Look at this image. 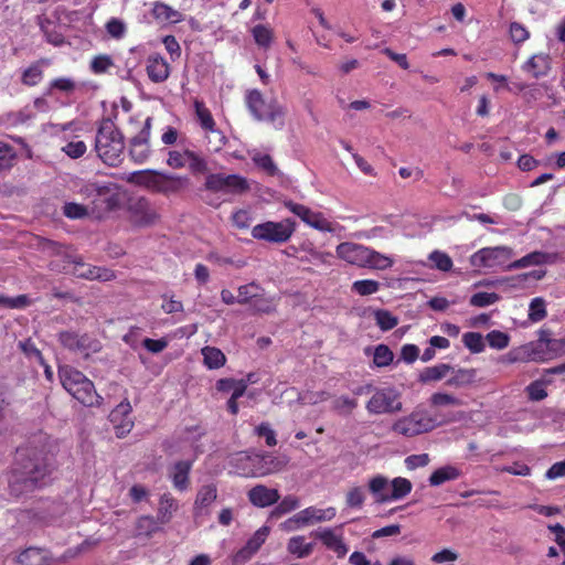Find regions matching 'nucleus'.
I'll return each instance as SVG.
<instances>
[{
	"mask_svg": "<svg viewBox=\"0 0 565 565\" xmlns=\"http://www.w3.org/2000/svg\"><path fill=\"white\" fill-rule=\"evenodd\" d=\"M152 14L160 21L175 23L181 20V13L163 2H156L153 4Z\"/></svg>",
	"mask_w": 565,
	"mask_h": 565,
	"instance_id": "nucleus-40",
	"label": "nucleus"
},
{
	"mask_svg": "<svg viewBox=\"0 0 565 565\" xmlns=\"http://www.w3.org/2000/svg\"><path fill=\"white\" fill-rule=\"evenodd\" d=\"M237 302L241 305L250 303L254 301L256 296H258L259 291H263V288L255 284L250 282L247 285H243L238 287Z\"/></svg>",
	"mask_w": 565,
	"mask_h": 565,
	"instance_id": "nucleus-47",
	"label": "nucleus"
},
{
	"mask_svg": "<svg viewBox=\"0 0 565 565\" xmlns=\"http://www.w3.org/2000/svg\"><path fill=\"white\" fill-rule=\"evenodd\" d=\"M201 354L209 370H217L226 363V356L218 348L206 345L201 349Z\"/></svg>",
	"mask_w": 565,
	"mask_h": 565,
	"instance_id": "nucleus-29",
	"label": "nucleus"
},
{
	"mask_svg": "<svg viewBox=\"0 0 565 565\" xmlns=\"http://www.w3.org/2000/svg\"><path fill=\"white\" fill-rule=\"evenodd\" d=\"M486 340L492 349L502 350L509 345L510 337L505 332L492 330L487 334Z\"/></svg>",
	"mask_w": 565,
	"mask_h": 565,
	"instance_id": "nucleus-64",
	"label": "nucleus"
},
{
	"mask_svg": "<svg viewBox=\"0 0 565 565\" xmlns=\"http://www.w3.org/2000/svg\"><path fill=\"white\" fill-rule=\"evenodd\" d=\"M189 156L188 168L193 175L207 173L209 166L203 156L193 150Z\"/></svg>",
	"mask_w": 565,
	"mask_h": 565,
	"instance_id": "nucleus-53",
	"label": "nucleus"
},
{
	"mask_svg": "<svg viewBox=\"0 0 565 565\" xmlns=\"http://www.w3.org/2000/svg\"><path fill=\"white\" fill-rule=\"evenodd\" d=\"M429 405L433 408H440V407H459L463 403L462 401L450 393L445 392H435L429 397Z\"/></svg>",
	"mask_w": 565,
	"mask_h": 565,
	"instance_id": "nucleus-37",
	"label": "nucleus"
},
{
	"mask_svg": "<svg viewBox=\"0 0 565 565\" xmlns=\"http://www.w3.org/2000/svg\"><path fill=\"white\" fill-rule=\"evenodd\" d=\"M461 476V471L455 466H444L436 469L428 481L431 487H438L447 481L456 480Z\"/></svg>",
	"mask_w": 565,
	"mask_h": 565,
	"instance_id": "nucleus-30",
	"label": "nucleus"
},
{
	"mask_svg": "<svg viewBox=\"0 0 565 565\" xmlns=\"http://www.w3.org/2000/svg\"><path fill=\"white\" fill-rule=\"evenodd\" d=\"M178 508L174 498L170 493H164L160 498L159 509H158V519L161 523H167L170 521L172 512Z\"/></svg>",
	"mask_w": 565,
	"mask_h": 565,
	"instance_id": "nucleus-41",
	"label": "nucleus"
},
{
	"mask_svg": "<svg viewBox=\"0 0 565 565\" xmlns=\"http://www.w3.org/2000/svg\"><path fill=\"white\" fill-rule=\"evenodd\" d=\"M58 379L63 388L86 407H99L104 398L96 392L94 383L72 365L58 366Z\"/></svg>",
	"mask_w": 565,
	"mask_h": 565,
	"instance_id": "nucleus-2",
	"label": "nucleus"
},
{
	"mask_svg": "<svg viewBox=\"0 0 565 565\" xmlns=\"http://www.w3.org/2000/svg\"><path fill=\"white\" fill-rule=\"evenodd\" d=\"M193 106L201 128L205 131L215 132V120L210 109L205 106L204 102L200 99H194Z\"/></svg>",
	"mask_w": 565,
	"mask_h": 565,
	"instance_id": "nucleus-31",
	"label": "nucleus"
},
{
	"mask_svg": "<svg viewBox=\"0 0 565 565\" xmlns=\"http://www.w3.org/2000/svg\"><path fill=\"white\" fill-rule=\"evenodd\" d=\"M250 33L257 46L268 50L274 41V30L267 24H256Z\"/></svg>",
	"mask_w": 565,
	"mask_h": 565,
	"instance_id": "nucleus-32",
	"label": "nucleus"
},
{
	"mask_svg": "<svg viewBox=\"0 0 565 565\" xmlns=\"http://www.w3.org/2000/svg\"><path fill=\"white\" fill-rule=\"evenodd\" d=\"M130 217L135 225L147 226L154 223L157 213L146 199H139L130 205Z\"/></svg>",
	"mask_w": 565,
	"mask_h": 565,
	"instance_id": "nucleus-24",
	"label": "nucleus"
},
{
	"mask_svg": "<svg viewBox=\"0 0 565 565\" xmlns=\"http://www.w3.org/2000/svg\"><path fill=\"white\" fill-rule=\"evenodd\" d=\"M231 465L241 477H264L282 470L287 460L268 452H239L232 458Z\"/></svg>",
	"mask_w": 565,
	"mask_h": 565,
	"instance_id": "nucleus-3",
	"label": "nucleus"
},
{
	"mask_svg": "<svg viewBox=\"0 0 565 565\" xmlns=\"http://www.w3.org/2000/svg\"><path fill=\"white\" fill-rule=\"evenodd\" d=\"M546 307L543 298L532 299L529 308V319L532 322H540L546 317Z\"/></svg>",
	"mask_w": 565,
	"mask_h": 565,
	"instance_id": "nucleus-62",
	"label": "nucleus"
},
{
	"mask_svg": "<svg viewBox=\"0 0 565 565\" xmlns=\"http://www.w3.org/2000/svg\"><path fill=\"white\" fill-rule=\"evenodd\" d=\"M366 409L374 415L399 412L402 409L399 393L392 387L377 388L367 401Z\"/></svg>",
	"mask_w": 565,
	"mask_h": 565,
	"instance_id": "nucleus-12",
	"label": "nucleus"
},
{
	"mask_svg": "<svg viewBox=\"0 0 565 565\" xmlns=\"http://www.w3.org/2000/svg\"><path fill=\"white\" fill-rule=\"evenodd\" d=\"M269 534L268 526L259 527L232 557V565H244L259 551Z\"/></svg>",
	"mask_w": 565,
	"mask_h": 565,
	"instance_id": "nucleus-18",
	"label": "nucleus"
},
{
	"mask_svg": "<svg viewBox=\"0 0 565 565\" xmlns=\"http://www.w3.org/2000/svg\"><path fill=\"white\" fill-rule=\"evenodd\" d=\"M53 463L44 448H20L9 478L10 491L20 497L44 487Z\"/></svg>",
	"mask_w": 565,
	"mask_h": 565,
	"instance_id": "nucleus-1",
	"label": "nucleus"
},
{
	"mask_svg": "<svg viewBox=\"0 0 565 565\" xmlns=\"http://www.w3.org/2000/svg\"><path fill=\"white\" fill-rule=\"evenodd\" d=\"M113 66L114 61L111 56L107 54H99L94 56L89 65L90 71L97 75L107 73Z\"/></svg>",
	"mask_w": 565,
	"mask_h": 565,
	"instance_id": "nucleus-57",
	"label": "nucleus"
},
{
	"mask_svg": "<svg viewBox=\"0 0 565 565\" xmlns=\"http://www.w3.org/2000/svg\"><path fill=\"white\" fill-rule=\"evenodd\" d=\"M551 68L552 58L547 53L534 54L522 65V71L535 79L547 76Z\"/></svg>",
	"mask_w": 565,
	"mask_h": 565,
	"instance_id": "nucleus-22",
	"label": "nucleus"
},
{
	"mask_svg": "<svg viewBox=\"0 0 565 565\" xmlns=\"http://www.w3.org/2000/svg\"><path fill=\"white\" fill-rule=\"evenodd\" d=\"M392 491L388 492V495H383L380 499V503L396 501L405 498L412 491V482L403 477L394 478L391 481Z\"/></svg>",
	"mask_w": 565,
	"mask_h": 565,
	"instance_id": "nucleus-28",
	"label": "nucleus"
},
{
	"mask_svg": "<svg viewBox=\"0 0 565 565\" xmlns=\"http://www.w3.org/2000/svg\"><path fill=\"white\" fill-rule=\"evenodd\" d=\"M380 290V282L373 279L355 280L352 284V291L360 296H370Z\"/></svg>",
	"mask_w": 565,
	"mask_h": 565,
	"instance_id": "nucleus-56",
	"label": "nucleus"
},
{
	"mask_svg": "<svg viewBox=\"0 0 565 565\" xmlns=\"http://www.w3.org/2000/svg\"><path fill=\"white\" fill-rule=\"evenodd\" d=\"M132 407L128 399L119 403L109 414V422L113 424L118 438L125 437L134 427L131 418Z\"/></svg>",
	"mask_w": 565,
	"mask_h": 565,
	"instance_id": "nucleus-17",
	"label": "nucleus"
},
{
	"mask_svg": "<svg viewBox=\"0 0 565 565\" xmlns=\"http://www.w3.org/2000/svg\"><path fill=\"white\" fill-rule=\"evenodd\" d=\"M30 305L31 300L26 295H19L17 297L0 295V307L10 309H23Z\"/></svg>",
	"mask_w": 565,
	"mask_h": 565,
	"instance_id": "nucleus-63",
	"label": "nucleus"
},
{
	"mask_svg": "<svg viewBox=\"0 0 565 565\" xmlns=\"http://www.w3.org/2000/svg\"><path fill=\"white\" fill-rule=\"evenodd\" d=\"M285 206L295 215H297L302 222L309 226L319 230L321 232H332V223L329 222L320 212H315L308 206L288 201Z\"/></svg>",
	"mask_w": 565,
	"mask_h": 565,
	"instance_id": "nucleus-15",
	"label": "nucleus"
},
{
	"mask_svg": "<svg viewBox=\"0 0 565 565\" xmlns=\"http://www.w3.org/2000/svg\"><path fill=\"white\" fill-rule=\"evenodd\" d=\"M366 499L365 491L362 487H351L345 494V504L351 509H362Z\"/></svg>",
	"mask_w": 565,
	"mask_h": 565,
	"instance_id": "nucleus-44",
	"label": "nucleus"
},
{
	"mask_svg": "<svg viewBox=\"0 0 565 565\" xmlns=\"http://www.w3.org/2000/svg\"><path fill=\"white\" fill-rule=\"evenodd\" d=\"M441 425L437 417L425 408H415L411 414L396 419L392 431L404 437H415L429 433Z\"/></svg>",
	"mask_w": 565,
	"mask_h": 565,
	"instance_id": "nucleus-7",
	"label": "nucleus"
},
{
	"mask_svg": "<svg viewBox=\"0 0 565 565\" xmlns=\"http://www.w3.org/2000/svg\"><path fill=\"white\" fill-rule=\"evenodd\" d=\"M249 502L257 508H267L277 503L280 494L277 489L268 488L264 484H256L247 492Z\"/></svg>",
	"mask_w": 565,
	"mask_h": 565,
	"instance_id": "nucleus-21",
	"label": "nucleus"
},
{
	"mask_svg": "<svg viewBox=\"0 0 565 565\" xmlns=\"http://www.w3.org/2000/svg\"><path fill=\"white\" fill-rule=\"evenodd\" d=\"M81 193L90 198L98 214L110 212L119 206L120 198L113 184H99L96 182L85 184Z\"/></svg>",
	"mask_w": 565,
	"mask_h": 565,
	"instance_id": "nucleus-11",
	"label": "nucleus"
},
{
	"mask_svg": "<svg viewBox=\"0 0 565 565\" xmlns=\"http://www.w3.org/2000/svg\"><path fill=\"white\" fill-rule=\"evenodd\" d=\"M548 258H550L548 254H546L544 252L535 250V252H532V253L521 257L518 260H514L513 263H511L508 266V268L516 269V268H524V267H529V266H539V265H543V264L547 263Z\"/></svg>",
	"mask_w": 565,
	"mask_h": 565,
	"instance_id": "nucleus-35",
	"label": "nucleus"
},
{
	"mask_svg": "<svg viewBox=\"0 0 565 565\" xmlns=\"http://www.w3.org/2000/svg\"><path fill=\"white\" fill-rule=\"evenodd\" d=\"M337 256L348 264L377 270L391 268L394 259L362 244L343 242L335 248Z\"/></svg>",
	"mask_w": 565,
	"mask_h": 565,
	"instance_id": "nucleus-6",
	"label": "nucleus"
},
{
	"mask_svg": "<svg viewBox=\"0 0 565 565\" xmlns=\"http://www.w3.org/2000/svg\"><path fill=\"white\" fill-rule=\"evenodd\" d=\"M296 230V223L291 218L280 222L267 221L252 228V236L258 241L282 244L290 239Z\"/></svg>",
	"mask_w": 565,
	"mask_h": 565,
	"instance_id": "nucleus-10",
	"label": "nucleus"
},
{
	"mask_svg": "<svg viewBox=\"0 0 565 565\" xmlns=\"http://www.w3.org/2000/svg\"><path fill=\"white\" fill-rule=\"evenodd\" d=\"M36 114L30 105L24 106L23 108L11 111L6 115V120L9 125L13 127L24 126L30 124Z\"/></svg>",
	"mask_w": 565,
	"mask_h": 565,
	"instance_id": "nucleus-36",
	"label": "nucleus"
},
{
	"mask_svg": "<svg viewBox=\"0 0 565 565\" xmlns=\"http://www.w3.org/2000/svg\"><path fill=\"white\" fill-rule=\"evenodd\" d=\"M60 343L74 352L97 351L98 342L87 333L79 334L75 331H62L58 333Z\"/></svg>",
	"mask_w": 565,
	"mask_h": 565,
	"instance_id": "nucleus-19",
	"label": "nucleus"
},
{
	"mask_svg": "<svg viewBox=\"0 0 565 565\" xmlns=\"http://www.w3.org/2000/svg\"><path fill=\"white\" fill-rule=\"evenodd\" d=\"M125 149L124 136L115 122L103 119L95 137V150L100 160L110 167H117L122 161Z\"/></svg>",
	"mask_w": 565,
	"mask_h": 565,
	"instance_id": "nucleus-5",
	"label": "nucleus"
},
{
	"mask_svg": "<svg viewBox=\"0 0 565 565\" xmlns=\"http://www.w3.org/2000/svg\"><path fill=\"white\" fill-rule=\"evenodd\" d=\"M152 118L147 117L140 131L131 138L129 153L136 163L145 162L150 156V130Z\"/></svg>",
	"mask_w": 565,
	"mask_h": 565,
	"instance_id": "nucleus-16",
	"label": "nucleus"
},
{
	"mask_svg": "<svg viewBox=\"0 0 565 565\" xmlns=\"http://www.w3.org/2000/svg\"><path fill=\"white\" fill-rule=\"evenodd\" d=\"M65 263L74 265L72 274L78 278L88 280H103L108 281L115 278V274L111 269L100 266L87 265L83 262L81 256L66 255Z\"/></svg>",
	"mask_w": 565,
	"mask_h": 565,
	"instance_id": "nucleus-13",
	"label": "nucleus"
},
{
	"mask_svg": "<svg viewBox=\"0 0 565 565\" xmlns=\"http://www.w3.org/2000/svg\"><path fill=\"white\" fill-rule=\"evenodd\" d=\"M271 511V518H280L284 514H287L299 507V500L295 495H286L280 502Z\"/></svg>",
	"mask_w": 565,
	"mask_h": 565,
	"instance_id": "nucleus-49",
	"label": "nucleus"
},
{
	"mask_svg": "<svg viewBox=\"0 0 565 565\" xmlns=\"http://www.w3.org/2000/svg\"><path fill=\"white\" fill-rule=\"evenodd\" d=\"M105 29L107 34L116 40L122 39L127 32L126 23L119 18H110L106 22Z\"/></svg>",
	"mask_w": 565,
	"mask_h": 565,
	"instance_id": "nucleus-59",
	"label": "nucleus"
},
{
	"mask_svg": "<svg viewBox=\"0 0 565 565\" xmlns=\"http://www.w3.org/2000/svg\"><path fill=\"white\" fill-rule=\"evenodd\" d=\"M217 498V488L214 483L202 486L194 501L196 509H203L210 507Z\"/></svg>",
	"mask_w": 565,
	"mask_h": 565,
	"instance_id": "nucleus-38",
	"label": "nucleus"
},
{
	"mask_svg": "<svg viewBox=\"0 0 565 565\" xmlns=\"http://www.w3.org/2000/svg\"><path fill=\"white\" fill-rule=\"evenodd\" d=\"M500 296L497 292L480 291L471 296L469 302L473 307L483 308L499 301Z\"/></svg>",
	"mask_w": 565,
	"mask_h": 565,
	"instance_id": "nucleus-61",
	"label": "nucleus"
},
{
	"mask_svg": "<svg viewBox=\"0 0 565 565\" xmlns=\"http://www.w3.org/2000/svg\"><path fill=\"white\" fill-rule=\"evenodd\" d=\"M394 359L392 350L386 344H379L374 349L373 363L377 367L388 366Z\"/></svg>",
	"mask_w": 565,
	"mask_h": 565,
	"instance_id": "nucleus-51",
	"label": "nucleus"
},
{
	"mask_svg": "<svg viewBox=\"0 0 565 565\" xmlns=\"http://www.w3.org/2000/svg\"><path fill=\"white\" fill-rule=\"evenodd\" d=\"M192 461L190 460H180L177 461L171 471V479L173 487L179 491H184L189 488L190 484V471L192 469Z\"/></svg>",
	"mask_w": 565,
	"mask_h": 565,
	"instance_id": "nucleus-27",
	"label": "nucleus"
},
{
	"mask_svg": "<svg viewBox=\"0 0 565 565\" xmlns=\"http://www.w3.org/2000/svg\"><path fill=\"white\" fill-rule=\"evenodd\" d=\"M136 530L139 535L151 536L159 530L158 521L151 515H142L137 520Z\"/></svg>",
	"mask_w": 565,
	"mask_h": 565,
	"instance_id": "nucleus-52",
	"label": "nucleus"
},
{
	"mask_svg": "<svg viewBox=\"0 0 565 565\" xmlns=\"http://www.w3.org/2000/svg\"><path fill=\"white\" fill-rule=\"evenodd\" d=\"M428 258L433 263V267L441 271H449L452 268V259L444 252L434 250L429 254Z\"/></svg>",
	"mask_w": 565,
	"mask_h": 565,
	"instance_id": "nucleus-60",
	"label": "nucleus"
},
{
	"mask_svg": "<svg viewBox=\"0 0 565 565\" xmlns=\"http://www.w3.org/2000/svg\"><path fill=\"white\" fill-rule=\"evenodd\" d=\"M245 104L253 117L259 121L275 124L285 115L282 107L276 100L266 102L258 89H250L246 93Z\"/></svg>",
	"mask_w": 565,
	"mask_h": 565,
	"instance_id": "nucleus-8",
	"label": "nucleus"
},
{
	"mask_svg": "<svg viewBox=\"0 0 565 565\" xmlns=\"http://www.w3.org/2000/svg\"><path fill=\"white\" fill-rule=\"evenodd\" d=\"M51 62L47 58H40L31 63L25 67L22 73L20 81L22 85L33 87L39 85L44 77V68L50 66Z\"/></svg>",
	"mask_w": 565,
	"mask_h": 565,
	"instance_id": "nucleus-25",
	"label": "nucleus"
},
{
	"mask_svg": "<svg viewBox=\"0 0 565 565\" xmlns=\"http://www.w3.org/2000/svg\"><path fill=\"white\" fill-rule=\"evenodd\" d=\"M253 311L259 312V313H270L275 311L276 303L274 298L267 297L260 291L258 292V296L254 299V301L250 305Z\"/></svg>",
	"mask_w": 565,
	"mask_h": 565,
	"instance_id": "nucleus-55",
	"label": "nucleus"
},
{
	"mask_svg": "<svg viewBox=\"0 0 565 565\" xmlns=\"http://www.w3.org/2000/svg\"><path fill=\"white\" fill-rule=\"evenodd\" d=\"M252 160L259 169L266 172V174L274 177L278 173V168L269 154L256 152L252 157Z\"/></svg>",
	"mask_w": 565,
	"mask_h": 565,
	"instance_id": "nucleus-48",
	"label": "nucleus"
},
{
	"mask_svg": "<svg viewBox=\"0 0 565 565\" xmlns=\"http://www.w3.org/2000/svg\"><path fill=\"white\" fill-rule=\"evenodd\" d=\"M375 322L382 331H390L398 324L397 317L393 316L388 310L377 309L374 311Z\"/></svg>",
	"mask_w": 565,
	"mask_h": 565,
	"instance_id": "nucleus-45",
	"label": "nucleus"
},
{
	"mask_svg": "<svg viewBox=\"0 0 565 565\" xmlns=\"http://www.w3.org/2000/svg\"><path fill=\"white\" fill-rule=\"evenodd\" d=\"M315 536L319 539L328 550L333 551L339 558L344 557L348 553V546L342 537L337 535L332 529L318 531L315 533Z\"/></svg>",
	"mask_w": 565,
	"mask_h": 565,
	"instance_id": "nucleus-26",
	"label": "nucleus"
},
{
	"mask_svg": "<svg viewBox=\"0 0 565 565\" xmlns=\"http://www.w3.org/2000/svg\"><path fill=\"white\" fill-rule=\"evenodd\" d=\"M462 342L472 353H481L486 348L483 337L478 332H466L462 335Z\"/></svg>",
	"mask_w": 565,
	"mask_h": 565,
	"instance_id": "nucleus-54",
	"label": "nucleus"
},
{
	"mask_svg": "<svg viewBox=\"0 0 565 565\" xmlns=\"http://www.w3.org/2000/svg\"><path fill=\"white\" fill-rule=\"evenodd\" d=\"M128 181L166 196L178 194L190 184L188 175L157 170L135 171L129 175Z\"/></svg>",
	"mask_w": 565,
	"mask_h": 565,
	"instance_id": "nucleus-4",
	"label": "nucleus"
},
{
	"mask_svg": "<svg viewBox=\"0 0 565 565\" xmlns=\"http://www.w3.org/2000/svg\"><path fill=\"white\" fill-rule=\"evenodd\" d=\"M287 548L289 553L303 558L312 553L313 543H307L305 536L298 535L289 540Z\"/></svg>",
	"mask_w": 565,
	"mask_h": 565,
	"instance_id": "nucleus-39",
	"label": "nucleus"
},
{
	"mask_svg": "<svg viewBox=\"0 0 565 565\" xmlns=\"http://www.w3.org/2000/svg\"><path fill=\"white\" fill-rule=\"evenodd\" d=\"M76 89V82L70 77H57L50 82L46 95H52L54 90L65 94H72Z\"/></svg>",
	"mask_w": 565,
	"mask_h": 565,
	"instance_id": "nucleus-46",
	"label": "nucleus"
},
{
	"mask_svg": "<svg viewBox=\"0 0 565 565\" xmlns=\"http://www.w3.org/2000/svg\"><path fill=\"white\" fill-rule=\"evenodd\" d=\"M511 253V248L508 247L482 248L472 255L471 262L476 266L493 267L499 259L509 257Z\"/></svg>",
	"mask_w": 565,
	"mask_h": 565,
	"instance_id": "nucleus-23",
	"label": "nucleus"
},
{
	"mask_svg": "<svg viewBox=\"0 0 565 565\" xmlns=\"http://www.w3.org/2000/svg\"><path fill=\"white\" fill-rule=\"evenodd\" d=\"M146 72L152 83H163L170 75V65L162 55L152 53L146 60Z\"/></svg>",
	"mask_w": 565,
	"mask_h": 565,
	"instance_id": "nucleus-20",
	"label": "nucleus"
},
{
	"mask_svg": "<svg viewBox=\"0 0 565 565\" xmlns=\"http://www.w3.org/2000/svg\"><path fill=\"white\" fill-rule=\"evenodd\" d=\"M388 486V479L382 475H377L370 479L369 481V491L375 497V501L380 503V499L383 495H388V492H385Z\"/></svg>",
	"mask_w": 565,
	"mask_h": 565,
	"instance_id": "nucleus-50",
	"label": "nucleus"
},
{
	"mask_svg": "<svg viewBox=\"0 0 565 565\" xmlns=\"http://www.w3.org/2000/svg\"><path fill=\"white\" fill-rule=\"evenodd\" d=\"M203 188L213 193L231 195H241L250 190L249 182L245 177L225 173H209Z\"/></svg>",
	"mask_w": 565,
	"mask_h": 565,
	"instance_id": "nucleus-9",
	"label": "nucleus"
},
{
	"mask_svg": "<svg viewBox=\"0 0 565 565\" xmlns=\"http://www.w3.org/2000/svg\"><path fill=\"white\" fill-rule=\"evenodd\" d=\"M337 514V510L333 507H329L327 509H318L316 507H309L292 518H290L286 523V527L288 530H294L296 527L305 526L308 524H312L315 522H324L331 521Z\"/></svg>",
	"mask_w": 565,
	"mask_h": 565,
	"instance_id": "nucleus-14",
	"label": "nucleus"
},
{
	"mask_svg": "<svg viewBox=\"0 0 565 565\" xmlns=\"http://www.w3.org/2000/svg\"><path fill=\"white\" fill-rule=\"evenodd\" d=\"M477 371L475 369H458L446 381V385L451 387H465L475 382Z\"/></svg>",
	"mask_w": 565,
	"mask_h": 565,
	"instance_id": "nucleus-33",
	"label": "nucleus"
},
{
	"mask_svg": "<svg viewBox=\"0 0 565 565\" xmlns=\"http://www.w3.org/2000/svg\"><path fill=\"white\" fill-rule=\"evenodd\" d=\"M451 370V365L446 363L428 366L420 372L418 380L422 383L437 382L443 380Z\"/></svg>",
	"mask_w": 565,
	"mask_h": 565,
	"instance_id": "nucleus-34",
	"label": "nucleus"
},
{
	"mask_svg": "<svg viewBox=\"0 0 565 565\" xmlns=\"http://www.w3.org/2000/svg\"><path fill=\"white\" fill-rule=\"evenodd\" d=\"M17 159L15 149L0 140V172L11 169Z\"/></svg>",
	"mask_w": 565,
	"mask_h": 565,
	"instance_id": "nucleus-43",
	"label": "nucleus"
},
{
	"mask_svg": "<svg viewBox=\"0 0 565 565\" xmlns=\"http://www.w3.org/2000/svg\"><path fill=\"white\" fill-rule=\"evenodd\" d=\"M21 565H45L43 553L40 548L29 547L18 555Z\"/></svg>",
	"mask_w": 565,
	"mask_h": 565,
	"instance_id": "nucleus-42",
	"label": "nucleus"
},
{
	"mask_svg": "<svg viewBox=\"0 0 565 565\" xmlns=\"http://www.w3.org/2000/svg\"><path fill=\"white\" fill-rule=\"evenodd\" d=\"M192 150L185 149L183 151L170 150L168 152L167 164L172 169H183L188 164L189 153Z\"/></svg>",
	"mask_w": 565,
	"mask_h": 565,
	"instance_id": "nucleus-58",
	"label": "nucleus"
}]
</instances>
